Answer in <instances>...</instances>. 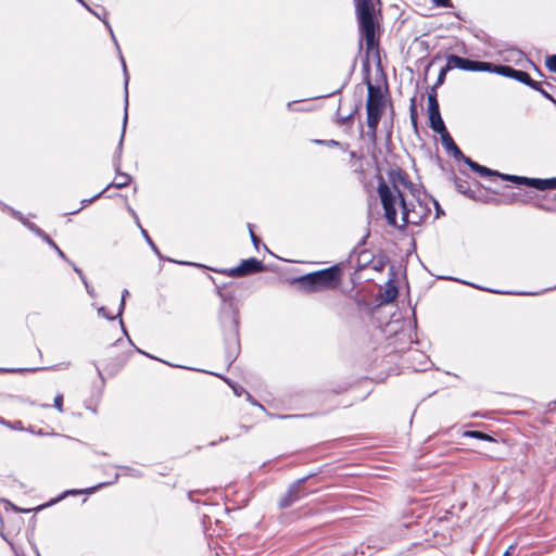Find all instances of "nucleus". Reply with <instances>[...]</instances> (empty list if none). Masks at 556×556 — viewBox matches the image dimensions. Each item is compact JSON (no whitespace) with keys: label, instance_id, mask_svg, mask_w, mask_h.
<instances>
[{"label":"nucleus","instance_id":"39448f33","mask_svg":"<svg viewBox=\"0 0 556 556\" xmlns=\"http://www.w3.org/2000/svg\"><path fill=\"white\" fill-rule=\"evenodd\" d=\"M359 33L366 41L368 50H372L376 42L375 8L371 0H354Z\"/></svg>","mask_w":556,"mask_h":556},{"label":"nucleus","instance_id":"c756f323","mask_svg":"<svg viewBox=\"0 0 556 556\" xmlns=\"http://www.w3.org/2000/svg\"><path fill=\"white\" fill-rule=\"evenodd\" d=\"M248 227H249V232H250L251 241H252L254 248L256 250H258L260 244H261V239L254 233L253 225L252 224H248Z\"/></svg>","mask_w":556,"mask_h":556},{"label":"nucleus","instance_id":"3c124183","mask_svg":"<svg viewBox=\"0 0 556 556\" xmlns=\"http://www.w3.org/2000/svg\"><path fill=\"white\" fill-rule=\"evenodd\" d=\"M317 143H326V141H316ZM327 143H329L330 147H337V146H340V141H336V140H332V141H327Z\"/></svg>","mask_w":556,"mask_h":556},{"label":"nucleus","instance_id":"864d4df0","mask_svg":"<svg viewBox=\"0 0 556 556\" xmlns=\"http://www.w3.org/2000/svg\"><path fill=\"white\" fill-rule=\"evenodd\" d=\"M382 267H383V263L382 262H379L377 264L374 263V265H372V268L376 269V270H380V269H382Z\"/></svg>","mask_w":556,"mask_h":556},{"label":"nucleus","instance_id":"2f4dec72","mask_svg":"<svg viewBox=\"0 0 556 556\" xmlns=\"http://www.w3.org/2000/svg\"><path fill=\"white\" fill-rule=\"evenodd\" d=\"M93 14L104 23V25H105V26H106V28L109 29V31H110V34H111V36H112V38H113L114 42H115V45H117V41H116V38H115L114 33H113V30H112V27H111L110 23H109V22H108V20H106V15H108V13H106V12H104V17H101V16H100V13H96V12H94Z\"/></svg>","mask_w":556,"mask_h":556},{"label":"nucleus","instance_id":"a878e982","mask_svg":"<svg viewBox=\"0 0 556 556\" xmlns=\"http://www.w3.org/2000/svg\"><path fill=\"white\" fill-rule=\"evenodd\" d=\"M111 484V482H103V483H99L98 485L96 486H91V488H87L85 490H72V491H67L65 494H83V493H86V494H92L94 491H97L98 489L102 488V486H105V485H109Z\"/></svg>","mask_w":556,"mask_h":556},{"label":"nucleus","instance_id":"e433bc0d","mask_svg":"<svg viewBox=\"0 0 556 556\" xmlns=\"http://www.w3.org/2000/svg\"><path fill=\"white\" fill-rule=\"evenodd\" d=\"M53 406L59 410L63 412V394L58 393L53 401Z\"/></svg>","mask_w":556,"mask_h":556},{"label":"nucleus","instance_id":"bb28decb","mask_svg":"<svg viewBox=\"0 0 556 556\" xmlns=\"http://www.w3.org/2000/svg\"><path fill=\"white\" fill-rule=\"evenodd\" d=\"M450 71H452V68H447V62H446L445 65L439 72V75H438L437 83H435L434 87H438V86H441V85L444 84L445 78H446V74Z\"/></svg>","mask_w":556,"mask_h":556},{"label":"nucleus","instance_id":"7c9ffc66","mask_svg":"<svg viewBox=\"0 0 556 556\" xmlns=\"http://www.w3.org/2000/svg\"><path fill=\"white\" fill-rule=\"evenodd\" d=\"M129 295V292L127 289H124L123 292H122V300H121V303H119V307H118V312H117V316L121 318L122 314L124 313V309H125V302H126V298Z\"/></svg>","mask_w":556,"mask_h":556},{"label":"nucleus","instance_id":"a211bd4d","mask_svg":"<svg viewBox=\"0 0 556 556\" xmlns=\"http://www.w3.org/2000/svg\"><path fill=\"white\" fill-rule=\"evenodd\" d=\"M445 150L451 153L456 160H463L465 162V159H468L465 156L462 152V150L456 144V141H441Z\"/></svg>","mask_w":556,"mask_h":556},{"label":"nucleus","instance_id":"7ed1b4c3","mask_svg":"<svg viewBox=\"0 0 556 556\" xmlns=\"http://www.w3.org/2000/svg\"><path fill=\"white\" fill-rule=\"evenodd\" d=\"M342 269L340 265L313 271L299 277L295 281L305 292H319L336 289L341 282Z\"/></svg>","mask_w":556,"mask_h":556},{"label":"nucleus","instance_id":"aec40b11","mask_svg":"<svg viewBox=\"0 0 556 556\" xmlns=\"http://www.w3.org/2000/svg\"><path fill=\"white\" fill-rule=\"evenodd\" d=\"M463 437L478 439L488 442H496V439L493 438L492 435L477 430H466L463 432Z\"/></svg>","mask_w":556,"mask_h":556},{"label":"nucleus","instance_id":"0eeeda50","mask_svg":"<svg viewBox=\"0 0 556 556\" xmlns=\"http://www.w3.org/2000/svg\"><path fill=\"white\" fill-rule=\"evenodd\" d=\"M123 143H124V141H118V144H117V148L115 151V155H114L113 165H114V169L116 172V176H115L114 180L110 185H108V187L105 189H103L102 191L97 193L91 199L83 200L81 201L83 205L91 203L96 199L100 198L111 187L116 188V189H122V188L127 187L131 182V176L128 175L127 173L121 172V167H122L121 159H122V153H123Z\"/></svg>","mask_w":556,"mask_h":556},{"label":"nucleus","instance_id":"09e8293b","mask_svg":"<svg viewBox=\"0 0 556 556\" xmlns=\"http://www.w3.org/2000/svg\"><path fill=\"white\" fill-rule=\"evenodd\" d=\"M9 427H11L14 430H22L23 429L22 421H20V420H16L14 422H10Z\"/></svg>","mask_w":556,"mask_h":556},{"label":"nucleus","instance_id":"dca6fc26","mask_svg":"<svg viewBox=\"0 0 556 556\" xmlns=\"http://www.w3.org/2000/svg\"><path fill=\"white\" fill-rule=\"evenodd\" d=\"M455 186H456V189L459 193L466 195L467 198L469 199H473L476 200L477 199V191L471 189L469 186H468V182L466 180H463V179H459V178H456L455 179Z\"/></svg>","mask_w":556,"mask_h":556},{"label":"nucleus","instance_id":"f704fd0d","mask_svg":"<svg viewBox=\"0 0 556 556\" xmlns=\"http://www.w3.org/2000/svg\"><path fill=\"white\" fill-rule=\"evenodd\" d=\"M98 314L103 317V318H106L109 320H114L115 318H117L118 316H113L111 315V313L108 312L106 307L105 306H101L98 308Z\"/></svg>","mask_w":556,"mask_h":556},{"label":"nucleus","instance_id":"cd10ccee","mask_svg":"<svg viewBox=\"0 0 556 556\" xmlns=\"http://www.w3.org/2000/svg\"><path fill=\"white\" fill-rule=\"evenodd\" d=\"M414 354H416L419 358V367H415V370L417 371H422L426 369V365L427 363L429 362L428 357L422 354V353H418L417 351L413 352Z\"/></svg>","mask_w":556,"mask_h":556},{"label":"nucleus","instance_id":"a18cd8bd","mask_svg":"<svg viewBox=\"0 0 556 556\" xmlns=\"http://www.w3.org/2000/svg\"><path fill=\"white\" fill-rule=\"evenodd\" d=\"M430 201L433 203V205L435 206V217L434 218H439L441 215H444V211L441 208L440 204L438 203V201H435L434 199H430Z\"/></svg>","mask_w":556,"mask_h":556},{"label":"nucleus","instance_id":"79ce46f5","mask_svg":"<svg viewBox=\"0 0 556 556\" xmlns=\"http://www.w3.org/2000/svg\"><path fill=\"white\" fill-rule=\"evenodd\" d=\"M435 7L439 8H452L453 4L451 0H431Z\"/></svg>","mask_w":556,"mask_h":556},{"label":"nucleus","instance_id":"2eb2a0df","mask_svg":"<svg viewBox=\"0 0 556 556\" xmlns=\"http://www.w3.org/2000/svg\"><path fill=\"white\" fill-rule=\"evenodd\" d=\"M399 294L397 288L394 285L393 280H389L386 285L384 291L381 294V303L389 304L392 303Z\"/></svg>","mask_w":556,"mask_h":556},{"label":"nucleus","instance_id":"ea45409f","mask_svg":"<svg viewBox=\"0 0 556 556\" xmlns=\"http://www.w3.org/2000/svg\"><path fill=\"white\" fill-rule=\"evenodd\" d=\"M409 111H410V119H412L413 124L416 126V124H417V109H416V104H415V100L414 99L412 100Z\"/></svg>","mask_w":556,"mask_h":556},{"label":"nucleus","instance_id":"5701e85b","mask_svg":"<svg viewBox=\"0 0 556 556\" xmlns=\"http://www.w3.org/2000/svg\"><path fill=\"white\" fill-rule=\"evenodd\" d=\"M211 270H213L215 273H219V274L226 275L228 277H243L242 273H241L240 264L238 266L231 267V268H224V269L211 268Z\"/></svg>","mask_w":556,"mask_h":556},{"label":"nucleus","instance_id":"9d476101","mask_svg":"<svg viewBox=\"0 0 556 556\" xmlns=\"http://www.w3.org/2000/svg\"><path fill=\"white\" fill-rule=\"evenodd\" d=\"M506 179H509L510 182L516 185H522L529 188H533L536 190H548L556 189V178H529L525 176H505Z\"/></svg>","mask_w":556,"mask_h":556},{"label":"nucleus","instance_id":"338daca9","mask_svg":"<svg viewBox=\"0 0 556 556\" xmlns=\"http://www.w3.org/2000/svg\"><path fill=\"white\" fill-rule=\"evenodd\" d=\"M89 12H91L92 14L94 13V11L86 3V5H84Z\"/></svg>","mask_w":556,"mask_h":556},{"label":"nucleus","instance_id":"f8f14e48","mask_svg":"<svg viewBox=\"0 0 556 556\" xmlns=\"http://www.w3.org/2000/svg\"><path fill=\"white\" fill-rule=\"evenodd\" d=\"M465 163L476 173L483 177H494V178H501L504 181H510L509 179H506L505 176H510L509 174H501L497 170H493L491 168H488L483 165L478 164L477 162L472 161L470 157L465 159Z\"/></svg>","mask_w":556,"mask_h":556},{"label":"nucleus","instance_id":"0e129e2a","mask_svg":"<svg viewBox=\"0 0 556 556\" xmlns=\"http://www.w3.org/2000/svg\"><path fill=\"white\" fill-rule=\"evenodd\" d=\"M89 12H91L92 14L94 13V11L86 3V5H84Z\"/></svg>","mask_w":556,"mask_h":556},{"label":"nucleus","instance_id":"393cba45","mask_svg":"<svg viewBox=\"0 0 556 556\" xmlns=\"http://www.w3.org/2000/svg\"><path fill=\"white\" fill-rule=\"evenodd\" d=\"M428 112L437 113L440 112L439 102L434 92L428 94Z\"/></svg>","mask_w":556,"mask_h":556},{"label":"nucleus","instance_id":"b1692460","mask_svg":"<svg viewBox=\"0 0 556 556\" xmlns=\"http://www.w3.org/2000/svg\"><path fill=\"white\" fill-rule=\"evenodd\" d=\"M141 235L144 238V240L147 241V243L150 245L152 251L157 255V257L160 260H164V257L161 254L159 248L155 245V243L153 242V240L151 239V237L149 236L148 231L144 228H141Z\"/></svg>","mask_w":556,"mask_h":556},{"label":"nucleus","instance_id":"ddd939ff","mask_svg":"<svg viewBox=\"0 0 556 556\" xmlns=\"http://www.w3.org/2000/svg\"><path fill=\"white\" fill-rule=\"evenodd\" d=\"M430 127L440 135V139H453L448 134L440 112L429 113Z\"/></svg>","mask_w":556,"mask_h":556},{"label":"nucleus","instance_id":"1a4fd4ad","mask_svg":"<svg viewBox=\"0 0 556 556\" xmlns=\"http://www.w3.org/2000/svg\"><path fill=\"white\" fill-rule=\"evenodd\" d=\"M447 68H458L468 72H489L490 62L473 61L456 54L446 55Z\"/></svg>","mask_w":556,"mask_h":556},{"label":"nucleus","instance_id":"c03bdc74","mask_svg":"<svg viewBox=\"0 0 556 556\" xmlns=\"http://www.w3.org/2000/svg\"><path fill=\"white\" fill-rule=\"evenodd\" d=\"M122 63H123V68H124V73H125V91H126L125 101H126V106H127L128 105V90H127L128 76H127V72H126V63L123 58H122Z\"/></svg>","mask_w":556,"mask_h":556},{"label":"nucleus","instance_id":"4468645a","mask_svg":"<svg viewBox=\"0 0 556 556\" xmlns=\"http://www.w3.org/2000/svg\"><path fill=\"white\" fill-rule=\"evenodd\" d=\"M240 267H241V273H242L243 277L261 273L265 268L263 262L255 257H250V258L243 260L240 263Z\"/></svg>","mask_w":556,"mask_h":556},{"label":"nucleus","instance_id":"72a5a7b5","mask_svg":"<svg viewBox=\"0 0 556 556\" xmlns=\"http://www.w3.org/2000/svg\"><path fill=\"white\" fill-rule=\"evenodd\" d=\"M533 205L538 208H541L543 211H546V212H552L553 211V207L546 203H544L542 200L540 199H535L533 201Z\"/></svg>","mask_w":556,"mask_h":556},{"label":"nucleus","instance_id":"603ef678","mask_svg":"<svg viewBox=\"0 0 556 556\" xmlns=\"http://www.w3.org/2000/svg\"><path fill=\"white\" fill-rule=\"evenodd\" d=\"M248 400L250 401V403H252L253 405H257L258 407L261 408H264L263 405L258 404L256 401H254L251 396V394L248 393Z\"/></svg>","mask_w":556,"mask_h":556},{"label":"nucleus","instance_id":"f3484780","mask_svg":"<svg viewBox=\"0 0 556 556\" xmlns=\"http://www.w3.org/2000/svg\"><path fill=\"white\" fill-rule=\"evenodd\" d=\"M371 263H374V255L366 249L359 250L357 256V269H364Z\"/></svg>","mask_w":556,"mask_h":556},{"label":"nucleus","instance_id":"58836bf2","mask_svg":"<svg viewBox=\"0 0 556 556\" xmlns=\"http://www.w3.org/2000/svg\"><path fill=\"white\" fill-rule=\"evenodd\" d=\"M518 200H519V193H511L510 195L505 197L503 199V203L504 204H515V203H518Z\"/></svg>","mask_w":556,"mask_h":556},{"label":"nucleus","instance_id":"8fccbe9b","mask_svg":"<svg viewBox=\"0 0 556 556\" xmlns=\"http://www.w3.org/2000/svg\"><path fill=\"white\" fill-rule=\"evenodd\" d=\"M29 369H22V368H18V369H3V368H0V371H11V372H15V371H28ZM31 371H35V370H38V368H34V369H30Z\"/></svg>","mask_w":556,"mask_h":556},{"label":"nucleus","instance_id":"052dcab7","mask_svg":"<svg viewBox=\"0 0 556 556\" xmlns=\"http://www.w3.org/2000/svg\"><path fill=\"white\" fill-rule=\"evenodd\" d=\"M137 351H138L139 353H141V354H143V355H146V356L150 357V358H154L152 355H150V354H148V353L143 352V351H142V350H140V349H137Z\"/></svg>","mask_w":556,"mask_h":556},{"label":"nucleus","instance_id":"13d9d810","mask_svg":"<svg viewBox=\"0 0 556 556\" xmlns=\"http://www.w3.org/2000/svg\"><path fill=\"white\" fill-rule=\"evenodd\" d=\"M514 548V545H510L509 548L502 556H510V549Z\"/></svg>","mask_w":556,"mask_h":556},{"label":"nucleus","instance_id":"c9c22d12","mask_svg":"<svg viewBox=\"0 0 556 556\" xmlns=\"http://www.w3.org/2000/svg\"><path fill=\"white\" fill-rule=\"evenodd\" d=\"M350 156H351V160L361 162L365 157V153L363 152V150L353 149L350 151Z\"/></svg>","mask_w":556,"mask_h":556},{"label":"nucleus","instance_id":"69168bd1","mask_svg":"<svg viewBox=\"0 0 556 556\" xmlns=\"http://www.w3.org/2000/svg\"><path fill=\"white\" fill-rule=\"evenodd\" d=\"M89 12H91L92 14L94 13V11L86 3V5H84Z\"/></svg>","mask_w":556,"mask_h":556},{"label":"nucleus","instance_id":"c85d7f7f","mask_svg":"<svg viewBox=\"0 0 556 556\" xmlns=\"http://www.w3.org/2000/svg\"><path fill=\"white\" fill-rule=\"evenodd\" d=\"M383 127H384V137L386 139H391L392 137V118H384L383 119Z\"/></svg>","mask_w":556,"mask_h":556},{"label":"nucleus","instance_id":"6e6d98bb","mask_svg":"<svg viewBox=\"0 0 556 556\" xmlns=\"http://www.w3.org/2000/svg\"><path fill=\"white\" fill-rule=\"evenodd\" d=\"M369 237V232H367L361 240L359 245H364L366 243L367 238Z\"/></svg>","mask_w":556,"mask_h":556},{"label":"nucleus","instance_id":"423d86ee","mask_svg":"<svg viewBox=\"0 0 556 556\" xmlns=\"http://www.w3.org/2000/svg\"><path fill=\"white\" fill-rule=\"evenodd\" d=\"M399 205L402 210V222L399 228H404L408 224L419 225L421 224L431 213V210L428 207L427 203H424L421 200H417L416 205L408 204L402 192H399Z\"/></svg>","mask_w":556,"mask_h":556},{"label":"nucleus","instance_id":"5fc2aeb1","mask_svg":"<svg viewBox=\"0 0 556 556\" xmlns=\"http://www.w3.org/2000/svg\"><path fill=\"white\" fill-rule=\"evenodd\" d=\"M128 212L130 213V215L134 217V218H137V213L135 212V210L131 207V206H128L127 207Z\"/></svg>","mask_w":556,"mask_h":556},{"label":"nucleus","instance_id":"37998d69","mask_svg":"<svg viewBox=\"0 0 556 556\" xmlns=\"http://www.w3.org/2000/svg\"><path fill=\"white\" fill-rule=\"evenodd\" d=\"M522 84L529 86L533 90H536V91L541 90V83L533 80L531 77H530V80L522 81Z\"/></svg>","mask_w":556,"mask_h":556},{"label":"nucleus","instance_id":"49530a36","mask_svg":"<svg viewBox=\"0 0 556 556\" xmlns=\"http://www.w3.org/2000/svg\"><path fill=\"white\" fill-rule=\"evenodd\" d=\"M53 250L56 252L59 257H61L62 260L66 261L68 264L72 265L73 262L67 258L65 253L58 245Z\"/></svg>","mask_w":556,"mask_h":556},{"label":"nucleus","instance_id":"f257e3e1","mask_svg":"<svg viewBox=\"0 0 556 556\" xmlns=\"http://www.w3.org/2000/svg\"><path fill=\"white\" fill-rule=\"evenodd\" d=\"M216 293L223 305L219 312V320L223 328L225 341V359L230 366L240 353L239 341V309L231 292L224 291L220 287H216Z\"/></svg>","mask_w":556,"mask_h":556},{"label":"nucleus","instance_id":"473e14b6","mask_svg":"<svg viewBox=\"0 0 556 556\" xmlns=\"http://www.w3.org/2000/svg\"><path fill=\"white\" fill-rule=\"evenodd\" d=\"M546 67L551 71L556 73V54L549 55L546 59Z\"/></svg>","mask_w":556,"mask_h":556},{"label":"nucleus","instance_id":"de8ad7c7","mask_svg":"<svg viewBox=\"0 0 556 556\" xmlns=\"http://www.w3.org/2000/svg\"><path fill=\"white\" fill-rule=\"evenodd\" d=\"M544 98H546L547 100L552 101L553 103L556 104V100L546 91L544 90L542 87H541V90H538Z\"/></svg>","mask_w":556,"mask_h":556},{"label":"nucleus","instance_id":"a19ab883","mask_svg":"<svg viewBox=\"0 0 556 556\" xmlns=\"http://www.w3.org/2000/svg\"><path fill=\"white\" fill-rule=\"evenodd\" d=\"M535 200V198H533L532 195H521L519 193V200H518V203L520 204H533V201Z\"/></svg>","mask_w":556,"mask_h":556},{"label":"nucleus","instance_id":"6ab92c4d","mask_svg":"<svg viewBox=\"0 0 556 556\" xmlns=\"http://www.w3.org/2000/svg\"><path fill=\"white\" fill-rule=\"evenodd\" d=\"M29 231H31L34 235L42 239L48 245H50L52 249H54L58 244L51 239V237L46 233L40 227L37 225H30Z\"/></svg>","mask_w":556,"mask_h":556},{"label":"nucleus","instance_id":"bf43d9fd","mask_svg":"<svg viewBox=\"0 0 556 556\" xmlns=\"http://www.w3.org/2000/svg\"><path fill=\"white\" fill-rule=\"evenodd\" d=\"M119 324H121V327H122L123 332H124L125 334H127V331H126V329H125V326H124V323H123V319H122V318L119 319Z\"/></svg>","mask_w":556,"mask_h":556},{"label":"nucleus","instance_id":"20e7f679","mask_svg":"<svg viewBox=\"0 0 556 556\" xmlns=\"http://www.w3.org/2000/svg\"><path fill=\"white\" fill-rule=\"evenodd\" d=\"M384 109L383 94L380 86L372 85L370 79H367V132L370 139H377L378 124Z\"/></svg>","mask_w":556,"mask_h":556},{"label":"nucleus","instance_id":"4be33fe9","mask_svg":"<svg viewBox=\"0 0 556 556\" xmlns=\"http://www.w3.org/2000/svg\"><path fill=\"white\" fill-rule=\"evenodd\" d=\"M1 205L7 208L10 214L16 218L17 220H20L28 230H29V226L30 225H36L35 223L30 222L28 218H26L21 212L14 210L13 207H10L8 205H4L1 203Z\"/></svg>","mask_w":556,"mask_h":556},{"label":"nucleus","instance_id":"774afa93","mask_svg":"<svg viewBox=\"0 0 556 556\" xmlns=\"http://www.w3.org/2000/svg\"><path fill=\"white\" fill-rule=\"evenodd\" d=\"M355 170H356V172H363V166H362V164H359V166H356V167H355Z\"/></svg>","mask_w":556,"mask_h":556},{"label":"nucleus","instance_id":"6e6552de","mask_svg":"<svg viewBox=\"0 0 556 556\" xmlns=\"http://www.w3.org/2000/svg\"><path fill=\"white\" fill-rule=\"evenodd\" d=\"M316 473H309L303 478L298 479L292 482L287 492L280 497L278 502V506L280 509H286L292 506L294 503L299 502L304 496L308 495L311 492L306 491L303 488V484L311 478H313Z\"/></svg>","mask_w":556,"mask_h":556},{"label":"nucleus","instance_id":"680f3d73","mask_svg":"<svg viewBox=\"0 0 556 556\" xmlns=\"http://www.w3.org/2000/svg\"><path fill=\"white\" fill-rule=\"evenodd\" d=\"M0 424L5 425V426H8V427H9L10 421H7V420H5V419H3L2 417H0Z\"/></svg>","mask_w":556,"mask_h":556},{"label":"nucleus","instance_id":"e2e57ef3","mask_svg":"<svg viewBox=\"0 0 556 556\" xmlns=\"http://www.w3.org/2000/svg\"><path fill=\"white\" fill-rule=\"evenodd\" d=\"M134 219H135V222H136L137 226H138L140 229H141V228H143V227L141 226V224H140V220H139V217H138V216H137V218H134Z\"/></svg>","mask_w":556,"mask_h":556},{"label":"nucleus","instance_id":"f03ea898","mask_svg":"<svg viewBox=\"0 0 556 556\" xmlns=\"http://www.w3.org/2000/svg\"><path fill=\"white\" fill-rule=\"evenodd\" d=\"M378 178V194L384 211V217L390 226H397V211L396 204L399 203L400 186L414 190L413 182L407 178V175L401 168H392L388 172V178L392 185L393 190L383 179L382 175H377Z\"/></svg>","mask_w":556,"mask_h":556},{"label":"nucleus","instance_id":"412c9836","mask_svg":"<svg viewBox=\"0 0 556 556\" xmlns=\"http://www.w3.org/2000/svg\"><path fill=\"white\" fill-rule=\"evenodd\" d=\"M72 267H73V270L78 275L79 279L81 280V282L84 283L85 288H86V291L87 293L91 296V298H96L97 296V293L94 291V288L92 286L89 285L86 276L84 275L83 270L77 267L74 263H72Z\"/></svg>","mask_w":556,"mask_h":556},{"label":"nucleus","instance_id":"4d7b16f0","mask_svg":"<svg viewBox=\"0 0 556 556\" xmlns=\"http://www.w3.org/2000/svg\"><path fill=\"white\" fill-rule=\"evenodd\" d=\"M13 508H14V510H16V511H23V513H29V511H31V510H33V509H22V508H18V507H16V506H13Z\"/></svg>","mask_w":556,"mask_h":556},{"label":"nucleus","instance_id":"9b49d317","mask_svg":"<svg viewBox=\"0 0 556 556\" xmlns=\"http://www.w3.org/2000/svg\"><path fill=\"white\" fill-rule=\"evenodd\" d=\"M489 72L495 73V74H498V75H502V76H505L508 78H513L520 83L530 80V75L527 72L516 70L509 65H496V64L490 63Z\"/></svg>","mask_w":556,"mask_h":556},{"label":"nucleus","instance_id":"4c0bfd02","mask_svg":"<svg viewBox=\"0 0 556 556\" xmlns=\"http://www.w3.org/2000/svg\"><path fill=\"white\" fill-rule=\"evenodd\" d=\"M355 111H356V110L352 111L351 113H349L348 115H344V116H343V115H340V114L338 113V124H339V125H344V124H346L348 122H350V121L352 119V117H353V115H354Z\"/></svg>","mask_w":556,"mask_h":556}]
</instances>
